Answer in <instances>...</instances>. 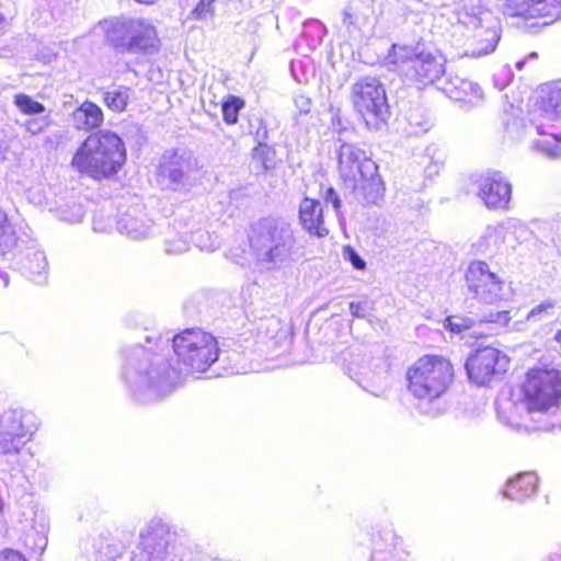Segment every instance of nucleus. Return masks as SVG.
Returning <instances> with one entry per match:
<instances>
[{"mask_svg": "<svg viewBox=\"0 0 561 561\" xmlns=\"http://www.w3.org/2000/svg\"><path fill=\"white\" fill-rule=\"evenodd\" d=\"M510 367V357L493 346H483L474 350L466 362V370L469 379L485 386L500 379Z\"/></svg>", "mask_w": 561, "mask_h": 561, "instance_id": "10", "label": "nucleus"}, {"mask_svg": "<svg viewBox=\"0 0 561 561\" xmlns=\"http://www.w3.org/2000/svg\"><path fill=\"white\" fill-rule=\"evenodd\" d=\"M19 245L16 231L0 232V260H11L15 256Z\"/></svg>", "mask_w": 561, "mask_h": 561, "instance_id": "23", "label": "nucleus"}, {"mask_svg": "<svg viewBox=\"0 0 561 561\" xmlns=\"http://www.w3.org/2000/svg\"><path fill=\"white\" fill-rule=\"evenodd\" d=\"M214 0H199V2L192 10V15L195 19H205L213 13Z\"/></svg>", "mask_w": 561, "mask_h": 561, "instance_id": "26", "label": "nucleus"}, {"mask_svg": "<svg viewBox=\"0 0 561 561\" xmlns=\"http://www.w3.org/2000/svg\"><path fill=\"white\" fill-rule=\"evenodd\" d=\"M176 362L187 373L208 370L219 358V343L210 332L199 328L182 330L172 337Z\"/></svg>", "mask_w": 561, "mask_h": 561, "instance_id": "6", "label": "nucleus"}, {"mask_svg": "<svg viewBox=\"0 0 561 561\" xmlns=\"http://www.w3.org/2000/svg\"><path fill=\"white\" fill-rule=\"evenodd\" d=\"M535 7V14L541 18L557 20L561 18V0H527Z\"/></svg>", "mask_w": 561, "mask_h": 561, "instance_id": "20", "label": "nucleus"}, {"mask_svg": "<svg viewBox=\"0 0 561 561\" xmlns=\"http://www.w3.org/2000/svg\"><path fill=\"white\" fill-rule=\"evenodd\" d=\"M327 199H330L334 206V208L339 209L341 206L340 198L333 187H329L327 190Z\"/></svg>", "mask_w": 561, "mask_h": 561, "instance_id": "32", "label": "nucleus"}, {"mask_svg": "<svg viewBox=\"0 0 561 561\" xmlns=\"http://www.w3.org/2000/svg\"><path fill=\"white\" fill-rule=\"evenodd\" d=\"M25 128L31 134L35 135L43 130V127L37 123L36 119H28L25 122Z\"/></svg>", "mask_w": 561, "mask_h": 561, "instance_id": "31", "label": "nucleus"}, {"mask_svg": "<svg viewBox=\"0 0 561 561\" xmlns=\"http://www.w3.org/2000/svg\"><path fill=\"white\" fill-rule=\"evenodd\" d=\"M16 231L14 224L10 220L8 214L0 207V232Z\"/></svg>", "mask_w": 561, "mask_h": 561, "instance_id": "29", "label": "nucleus"}, {"mask_svg": "<svg viewBox=\"0 0 561 561\" xmlns=\"http://www.w3.org/2000/svg\"><path fill=\"white\" fill-rule=\"evenodd\" d=\"M352 102L368 129H379L386 125L390 110L386 90L377 78L358 79L352 88Z\"/></svg>", "mask_w": 561, "mask_h": 561, "instance_id": "7", "label": "nucleus"}, {"mask_svg": "<svg viewBox=\"0 0 561 561\" xmlns=\"http://www.w3.org/2000/svg\"><path fill=\"white\" fill-rule=\"evenodd\" d=\"M553 308H554L553 301H551V300L542 301L529 311L528 317L534 318L541 313H547L549 310H551Z\"/></svg>", "mask_w": 561, "mask_h": 561, "instance_id": "28", "label": "nucleus"}, {"mask_svg": "<svg viewBox=\"0 0 561 561\" xmlns=\"http://www.w3.org/2000/svg\"><path fill=\"white\" fill-rule=\"evenodd\" d=\"M511 320L512 316L510 310H502L490 314L491 322L507 324Z\"/></svg>", "mask_w": 561, "mask_h": 561, "instance_id": "30", "label": "nucleus"}, {"mask_svg": "<svg viewBox=\"0 0 561 561\" xmlns=\"http://www.w3.org/2000/svg\"><path fill=\"white\" fill-rule=\"evenodd\" d=\"M451 93L455 100L462 103H473L481 99L480 89L466 80H462L459 87H455Z\"/></svg>", "mask_w": 561, "mask_h": 561, "instance_id": "21", "label": "nucleus"}, {"mask_svg": "<svg viewBox=\"0 0 561 561\" xmlns=\"http://www.w3.org/2000/svg\"><path fill=\"white\" fill-rule=\"evenodd\" d=\"M261 138H262L263 140H265V139L267 138V129H266L265 127L262 129Z\"/></svg>", "mask_w": 561, "mask_h": 561, "instance_id": "36", "label": "nucleus"}, {"mask_svg": "<svg viewBox=\"0 0 561 561\" xmlns=\"http://www.w3.org/2000/svg\"><path fill=\"white\" fill-rule=\"evenodd\" d=\"M275 157V149L267 145L265 141H259L252 151V161L255 168L265 172L273 168V161Z\"/></svg>", "mask_w": 561, "mask_h": 561, "instance_id": "19", "label": "nucleus"}, {"mask_svg": "<svg viewBox=\"0 0 561 561\" xmlns=\"http://www.w3.org/2000/svg\"><path fill=\"white\" fill-rule=\"evenodd\" d=\"M13 103L24 115H36L45 111V105L35 101L25 93H18L13 96Z\"/></svg>", "mask_w": 561, "mask_h": 561, "instance_id": "22", "label": "nucleus"}, {"mask_svg": "<svg viewBox=\"0 0 561 561\" xmlns=\"http://www.w3.org/2000/svg\"><path fill=\"white\" fill-rule=\"evenodd\" d=\"M479 196L488 208L505 209L511 202L512 186L500 174L488 175L480 184Z\"/></svg>", "mask_w": 561, "mask_h": 561, "instance_id": "13", "label": "nucleus"}, {"mask_svg": "<svg viewBox=\"0 0 561 561\" xmlns=\"http://www.w3.org/2000/svg\"><path fill=\"white\" fill-rule=\"evenodd\" d=\"M344 257L351 262L355 270L364 271L366 268V262L359 256L355 249L347 244L343 247Z\"/></svg>", "mask_w": 561, "mask_h": 561, "instance_id": "24", "label": "nucleus"}, {"mask_svg": "<svg viewBox=\"0 0 561 561\" xmlns=\"http://www.w3.org/2000/svg\"><path fill=\"white\" fill-rule=\"evenodd\" d=\"M153 30L142 20L118 19L104 26L107 44L118 53H138L146 49Z\"/></svg>", "mask_w": 561, "mask_h": 561, "instance_id": "9", "label": "nucleus"}, {"mask_svg": "<svg viewBox=\"0 0 561 561\" xmlns=\"http://www.w3.org/2000/svg\"><path fill=\"white\" fill-rule=\"evenodd\" d=\"M78 121V128L83 130H94L104 123V113L96 103L84 100L72 113Z\"/></svg>", "mask_w": 561, "mask_h": 561, "instance_id": "16", "label": "nucleus"}, {"mask_svg": "<svg viewBox=\"0 0 561 561\" xmlns=\"http://www.w3.org/2000/svg\"><path fill=\"white\" fill-rule=\"evenodd\" d=\"M348 309L353 317H356V318L363 317L360 302L351 301L348 305Z\"/></svg>", "mask_w": 561, "mask_h": 561, "instance_id": "33", "label": "nucleus"}, {"mask_svg": "<svg viewBox=\"0 0 561 561\" xmlns=\"http://www.w3.org/2000/svg\"><path fill=\"white\" fill-rule=\"evenodd\" d=\"M299 222L310 234L318 238L328 236L329 230L324 226L323 208L319 201L310 197L301 199L298 209Z\"/></svg>", "mask_w": 561, "mask_h": 561, "instance_id": "14", "label": "nucleus"}, {"mask_svg": "<svg viewBox=\"0 0 561 561\" xmlns=\"http://www.w3.org/2000/svg\"><path fill=\"white\" fill-rule=\"evenodd\" d=\"M126 161L123 139L114 131L96 130L80 142L70 165L79 174L100 182L116 178Z\"/></svg>", "mask_w": 561, "mask_h": 561, "instance_id": "1", "label": "nucleus"}, {"mask_svg": "<svg viewBox=\"0 0 561 561\" xmlns=\"http://www.w3.org/2000/svg\"><path fill=\"white\" fill-rule=\"evenodd\" d=\"M387 59L419 89L436 83L446 71L447 60L437 49L416 50L410 45L392 44Z\"/></svg>", "mask_w": 561, "mask_h": 561, "instance_id": "3", "label": "nucleus"}, {"mask_svg": "<svg viewBox=\"0 0 561 561\" xmlns=\"http://www.w3.org/2000/svg\"><path fill=\"white\" fill-rule=\"evenodd\" d=\"M7 21V18L0 14V24L4 23Z\"/></svg>", "mask_w": 561, "mask_h": 561, "instance_id": "37", "label": "nucleus"}, {"mask_svg": "<svg viewBox=\"0 0 561 561\" xmlns=\"http://www.w3.org/2000/svg\"><path fill=\"white\" fill-rule=\"evenodd\" d=\"M0 561H28L19 550L4 548L0 551Z\"/></svg>", "mask_w": 561, "mask_h": 561, "instance_id": "27", "label": "nucleus"}, {"mask_svg": "<svg viewBox=\"0 0 561 561\" xmlns=\"http://www.w3.org/2000/svg\"><path fill=\"white\" fill-rule=\"evenodd\" d=\"M519 401L528 412L547 413L561 403V371L547 364L529 367L519 385Z\"/></svg>", "mask_w": 561, "mask_h": 561, "instance_id": "5", "label": "nucleus"}, {"mask_svg": "<svg viewBox=\"0 0 561 561\" xmlns=\"http://www.w3.org/2000/svg\"><path fill=\"white\" fill-rule=\"evenodd\" d=\"M554 340L558 342V344L561 347V329L556 332Z\"/></svg>", "mask_w": 561, "mask_h": 561, "instance_id": "35", "label": "nucleus"}, {"mask_svg": "<svg viewBox=\"0 0 561 561\" xmlns=\"http://www.w3.org/2000/svg\"><path fill=\"white\" fill-rule=\"evenodd\" d=\"M339 172L343 185L362 197L366 204H376L382 199L386 187L378 172V165L363 151L350 150L342 153Z\"/></svg>", "mask_w": 561, "mask_h": 561, "instance_id": "4", "label": "nucleus"}, {"mask_svg": "<svg viewBox=\"0 0 561 561\" xmlns=\"http://www.w3.org/2000/svg\"><path fill=\"white\" fill-rule=\"evenodd\" d=\"M36 432L34 417L22 411L10 410L0 415V454L16 455Z\"/></svg>", "mask_w": 561, "mask_h": 561, "instance_id": "11", "label": "nucleus"}, {"mask_svg": "<svg viewBox=\"0 0 561 561\" xmlns=\"http://www.w3.org/2000/svg\"><path fill=\"white\" fill-rule=\"evenodd\" d=\"M484 35H491L489 43L486 45H481L480 50L483 53H489L495 49L496 43L499 41V35L494 31H480L476 34L478 44H482Z\"/></svg>", "mask_w": 561, "mask_h": 561, "instance_id": "25", "label": "nucleus"}, {"mask_svg": "<svg viewBox=\"0 0 561 561\" xmlns=\"http://www.w3.org/2000/svg\"><path fill=\"white\" fill-rule=\"evenodd\" d=\"M456 380L455 365L442 354H423L404 371L405 390L414 399L434 402L444 397Z\"/></svg>", "mask_w": 561, "mask_h": 561, "instance_id": "2", "label": "nucleus"}, {"mask_svg": "<svg viewBox=\"0 0 561 561\" xmlns=\"http://www.w3.org/2000/svg\"><path fill=\"white\" fill-rule=\"evenodd\" d=\"M465 284L472 299L484 305H494L504 300L505 279L493 272L483 260L469 263L465 275Z\"/></svg>", "mask_w": 561, "mask_h": 561, "instance_id": "8", "label": "nucleus"}, {"mask_svg": "<svg viewBox=\"0 0 561 561\" xmlns=\"http://www.w3.org/2000/svg\"><path fill=\"white\" fill-rule=\"evenodd\" d=\"M282 232L283 230L274 220L262 218L250 239L251 247L261 250L265 247V242H271L272 245L265 252V260L270 263L282 261L289 252V247H287Z\"/></svg>", "mask_w": 561, "mask_h": 561, "instance_id": "12", "label": "nucleus"}, {"mask_svg": "<svg viewBox=\"0 0 561 561\" xmlns=\"http://www.w3.org/2000/svg\"><path fill=\"white\" fill-rule=\"evenodd\" d=\"M447 328L453 331V332H459L460 329L458 325H454L453 322H451V318H447Z\"/></svg>", "mask_w": 561, "mask_h": 561, "instance_id": "34", "label": "nucleus"}, {"mask_svg": "<svg viewBox=\"0 0 561 561\" xmlns=\"http://www.w3.org/2000/svg\"><path fill=\"white\" fill-rule=\"evenodd\" d=\"M245 106V101L238 95L228 94L221 101L222 121L227 125H236L239 121V113Z\"/></svg>", "mask_w": 561, "mask_h": 561, "instance_id": "18", "label": "nucleus"}, {"mask_svg": "<svg viewBox=\"0 0 561 561\" xmlns=\"http://www.w3.org/2000/svg\"><path fill=\"white\" fill-rule=\"evenodd\" d=\"M16 12V9H13L12 13H11V18H13V15L15 14Z\"/></svg>", "mask_w": 561, "mask_h": 561, "instance_id": "38", "label": "nucleus"}, {"mask_svg": "<svg viewBox=\"0 0 561 561\" xmlns=\"http://www.w3.org/2000/svg\"><path fill=\"white\" fill-rule=\"evenodd\" d=\"M131 89L127 85H116L103 91L102 102L113 113H123L130 102Z\"/></svg>", "mask_w": 561, "mask_h": 561, "instance_id": "17", "label": "nucleus"}, {"mask_svg": "<svg viewBox=\"0 0 561 561\" xmlns=\"http://www.w3.org/2000/svg\"><path fill=\"white\" fill-rule=\"evenodd\" d=\"M539 488V478L534 471H525L510 478L503 495L510 500L524 502L535 495Z\"/></svg>", "mask_w": 561, "mask_h": 561, "instance_id": "15", "label": "nucleus"}]
</instances>
